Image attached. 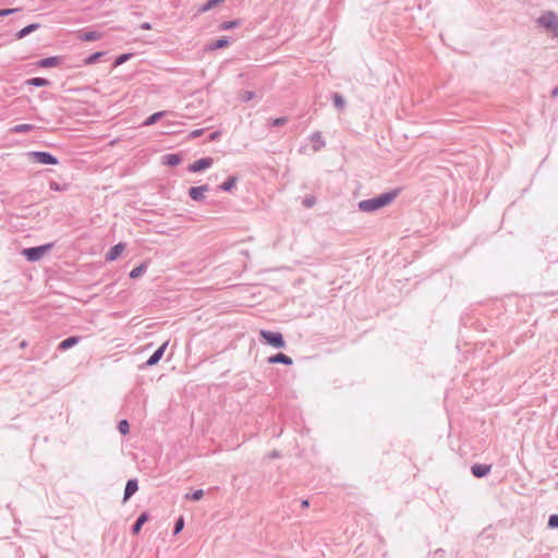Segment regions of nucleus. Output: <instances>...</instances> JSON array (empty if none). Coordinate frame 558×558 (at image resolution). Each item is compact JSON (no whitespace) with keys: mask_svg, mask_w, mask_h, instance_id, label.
Here are the masks:
<instances>
[{"mask_svg":"<svg viewBox=\"0 0 558 558\" xmlns=\"http://www.w3.org/2000/svg\"><path fill=\"white\" fill-rule=\"evenodd\" d=\"M536 24L551 33L553 37H558V15L554 11H545L537 17Z\"/></svg>","mask_w":558,"mask_h":558,"instance_id":"1","label":"nucleus"},{"mask_svg":"<svg viewBox=\"0 0 558 558\" xmlns=\"http://www.w3.org/2000/svg\"><path fill=\"white\" fill-rule=\"evenodd\" d=\"M53 247V243H46L38 246L26 247L22 251V255L28 262H38L40 260L51 248Z\"/></svg>","mask_w":558,"mask_h":558,"instance_id":"2","label":"nucleus"},{"mask_svg":"<svg viewBox=\"0 0 558 558\" xmlns=\"http://www.w3.org/2000/svg\"><path fill=\"white\" fill-rule=\"evenodd\" d=\"M259 336L265 343L271 345L272 348L282 349L286 347L283 336L278 331L260 330Z\"/></svg>","mask_w":558,"mask_h":558,"instance_id":"3","label":"nucleus"},{"mask_svg":"<svg viewBox=\"0 0 558 558\" xmlns=\"http://www.w3.org/2000/svg\"><path fill=\"white\" fill-rule=\"evenodd\" d=\"M359 209L364 213H372L384 207V193L374 198L364 199L359 203Z\"/></svg>","mask_w":558,"mask_h":558,"instance_id":"4","label":"nucleus"},{"mask_svg":"<svg viewBox=\"0 0 558 558\" xmlns=\"http://www.w3.org/2000/svg\"><path fill=\"white\" fill-rule=\"evenodd\" d=\"M31 159L41 165H58L59 160L49 151H31L28 153Z\"/></svg>","mask_w":558,"mask_h":558,"instance_id":"5","label":"nucleus"},{"mask_svg":"<svg viewBox=\"0 0 558 558\" xmlns=\"http://www.w3.org/2000/svg\"><path fill=\"white\" fill-rule=\"evenodd\" d=\"M214 163V159L211 157L201 158L189 166V171L191 172H201L208 168H210Z\"/></svg>","mask_w":558,"mask_h":558,"instance_id":"6","label":"nucleus"},{"mask_svg":"<svg viewBox=\"0 0 558 558\" xmlns=\"http://www.w3.org/2000/svg\"><path fill=\"white\" fill-rule=\"evenodd\" d=\"M168 342H163L144 363L142 367H151L162 359L165 351L167 349Z\"/></svg>","mask_w":558,"mask_h":558,"instance_id":"7","label":"nucleus"},{"mask_svg":"<svg viewBox=\"0 0 558 558\" xmlns=\"http://www.w3.org/2000/svg\"><path fill=\"white\" fill-rule=\"evenodd\" d=\"M210 190L208 184L199 186H192L189 190V196L195 202H202L205 198V193Z\"/></svg>","mask_w":558,"mask_h":558,"instance_id":"8","label":"nucleus"},{"mask_svg":"<svg viewBox=\"0 0 558 558\" xmlns=\"http://www.w3.org/2000/svg\"><path fill=\"white\" fill-rule=\"evenodd\" d=\"M492 465L485 463H475L471 466V473L476 478H483L490 473Z\"/></svg>","mask_w":558,"mask_h":558,"instance_id":"9","label":"nucleus"},{"mask_svg":"<svg viewBox=\"0 0 558 558\" xmlns=\"http://www.w3.org/2000/svg\"><path fill=\"white\" fill-rule=\"evenodd\" d=\"M138 489L136 478H131L126 482L123 495V502L128 501Z\"/></svg>","mask_w":558,"mask_h":558,"instance_id":"10","label":"nucleus"},{"mask_svg":"<svg viewBox=\"0 0 558 558\" xmlns=\"http://www.w3.org/2000/svg\"><path fill=\"white\" fill-rule=\"evenodd\" d=\"M268 363L270 364H283V365H292V359L284 353H277L268 357Z\"/></svg>","mask_w":558,"mask_h":558,"instance_id":"11","label":"nucleus"},{"mask_svg":"<svg viewBox=\"0 0 558 558\" xmlns=\"http://www.w3.org/2000/svg\"><path fill=\"white\" fill-rule=\"evenodd\" d=\"M125 248V244L124 243H118L116 245H113L106 254V260L107 262H112V260H116L120 255L121 253L123 252V250Z\"/></svg>","mask_w":558,"mask_h":558,"instance_id":"12","label":"nucleus"},{"mask_svg":"<svg viewBox=\"0 0 558 558\" xmlns=\"http://www.w3.org/2000/svg\"><path fill=\"white\" fill-rule=\"evenodd\" d=\"M80 340H81V338L77 336H70L59 343L58 350L66 351L71 348H73L74 345H76L80 342Z\"/></svg>","mask_w":558,"mask_h":558,"instance_id":"13","label":"nucleus"},{"mask_svg":"<svg viewBox=\"0 0 558 558\" xmlns=\"http://www.w3.org/2000/svg\"><path fill=\"white\" fill-rule=\"evenodd\" d=\"M148 520H149V514H148V512H142V513L137 517V519H136V521L134 522V524L132 525V533H133V534H135V535H137V534L141 532V530H142L143 525H144Z\"/></svg>","mask_w":558,"mask_h":558,"instance_id":"14","label":"nucleus"},{"mask_svg":"<svg viewBox=\"0 0 558 558\" xmlns=\"http://www.w3.org/2000/svg\"><path fill=\"white\" fill-rule=\"evenodd\" d=\"M61 63V57L53 56L48 58H43L37 62V65L40 68H52L58 66Z\"/></svg>","mask_w":558,"mask_h":558,"instance_id":"15","label":"nucleus"},{"mask_svg":"<svg viewBox=\"0 0 558 558\" xmlns=\"http://www.w3.org/2000/svg\"><path fill=\"white\" fill-rule=\"evenodd\" d=\"M310 140L313 143V149L315 151L320 150L326 145V143L322 136V133L319 131L312 133Z\"/></svg>","mask_w":558,"mask_h":558,"instance_id":"16","label":"nucleus"},{"mask_svg":"<svg viewBox=\"0 0 558 558\" xmlns=\"http://www.w3.org/2000/svg\"><path fill=\"white\" fill-rule=\"evenodd\" d=\"M39 27H40L39 23L28 24L27 26L23 27L15 34V38L22 39V38L26 37L27 35H29L31 33L37 31Z\"/></svg>","mask_w":558,"mask_h":558,"instance_id":"17","label":"nucleus"},{"mask_svg":"<svg viewBox=\"0 0 558 558\" xmlns=\"http://www.w3.org/2000/svg\"><path fill=\"white\" fill-rule=\"evenodd\" d=\"M102 37V34L97 31H87L83 32L78 35V38L82 41H95Z\"/></svg>","mask_w":558,"mask_h":558,"instance_id":"18","label":"nucleus"},{"mask_svg":"<svg viewBox=\"0 0 558 558\" xmlns=\"http://www.w3.org/2000/svg\"><path fill=\"white\" fill-rule=\"evenodd\" d=\"M163 165L174 167L181 163L182 157L180 154H167L162 157Z\"/></svg>","mask_w":558,"mask_h":558,"instance_id":"19","label":"nucleus"},{"mask_svg":"<svg viewBox=\"0 0 558 558\" xmlns=\"http://www.w3.org/2000/svg\"><path fill=\"white\" fill-rule=\"evenodd\" d=\"M169 111H158L153 114H150L144 122V126H150L154 125L157 121H159L161 118L168 116Z\"/></svg>","mask_w":558,"mask_h":558,"instance_id":"20","label":"nucleus"},{"mask_svg":"<svg viewBox=\"0 0 558 558\" xmlns=\"http://www.w3.org/2000/svg\"><path fill=\"white\" fill-rule=\"evenodd\" d=\"M230 41L227 37L218 38L208 44L207 50H217L229 46Z\"/></svg>","mask_w":558,"mask_h":558,"instance_id":"21","label":"nucleus"},{"mask_svg":"<svg viewBox=\"0 0 558 558\" xmlns=\"http://www.w3.org/2000/svg\"><path fill=\"white\" fill-rule=\"evenodd\" d=\"M25 84L27 86H34V87H44L49 86L50 81L44 77H32L25 81Z\"/></svg>","mask_w":558,"mask_h":558,"instance_id":"22","label":"nucleus"},{"mask_svg":"<svg viewBox=\"0 0 558 558\" xmlns=\"http://www.w3.org/2000/svg\"><path fill=\"white\" fill-rule=\"evenodd\" d=\"M223 2H225V0H207L203 5H201L197 9V13L202 14V13L208 12L209 10L214 9L215 7H217Z\"/></svg>","mask_w":558,"mask_h":558,"instance_id":"23","label":"nucleus"},{"mask_svg":"<svg viewBox=\"0 0 558 558\" xmlns=\"http://www.w3.org/2000/svg\"><path fill=\"white\" fill-rule=\"evenodd\" d=\"M236 181V177L230 175L222 184L218 186V189L223 192H231L232 189L235 186Z\"/></svg>","mask_w":558,"mask_h":558,"instance_id":"24","label":"nucleus"},{"mask_svg":"<svg viewBox=\"0 0 558 558\" xmlns=\"http://www.w3.org/2000/svg\"><path fill=\"white\" fill-rule=\"evenodd\" d=\"M332 102H333V106L338 109V110H343L347 106V101L345 99L342 97V95H340L339 93H333L332 96Z\"/></svg>","mask_w":558,"mask_h":558,"instance_id":"25","label":"nucleus"},{"mask_svg":"<svg viewBox=\"0 0 558 558\" xmlns=\"http://www.w3.org/2000/svg\"><path fill=\"white\" fill-rule=\"evenodd\" d=\"M35 130V125L33 124H16L11 129L13 133H26Z\"/></svg>","mask_w":558,"mask_h":558,"instance_id":"26","label":"nucleus"},{"mask_svg":"<svg viewBox=\"0 0 558 558\" xmlns=\"http://www.w3.org/2000/svg\"><path fill=\"white\" fill-rule=\"evenodd\" d=\"M102 56H105L104 51H97L92 54H89L87 58H85L84 63L86 65H90L96 63Z\"/></svg>","mask_w":558,"mask_h":558,"instance_id":"27","label":"nucleus"},{"mask_svg":"<svg viewBox=\"0 0 558 558\" xmlns=\"http://www.w3.org/2000/svg\"><path fill=\"white\" fill-rule=\"evenodd\" d=\"M146 269H147L146 265L141 264L140 266L133 268L130 271L129 276H130L131 279H136L140 276H142L146 271Z\"/></svg>","mask_w":558,"mask_h":558,"instance_id":"28","label":"nucleus"},{"mask_svg":"<svg viewBox=\"0 0 558 558\" xmlns=\"http://www.w3.org/2000/svg\"><path fill=\"white\" fill-rule=\"evenodd\" d=\"M240 24H241V22L239 20L222 22L220 24V26H219V29H221V31H229V29H232L234 27H238Z\"/></svg>","mask_w":558,"mask_h":558,"instance_id":"29","label":"nucleus"},{"mask_svg":"<svg viewBox=\"0 0 558 558\" xmlns=\"http://www.w3.org/2000/svg\"><path fill=\"white\" fill-rule=\"evenodd\" d=\"M401 192V187L386 191V206L389 205Z\"/></svg>","mask_w":558,"mask_h":558,"instance_id":"30","label":"nucleus"},{"mask_svg":"<svg viewBox=\"0 0 558 558\" xmlns=\"http://www.w3.org/2000/svg\"><path fill=\"white\" fill-rule=\"evenodd\" d=\"M203 496H204V490L203 489H196V490H194L191 494H186L185 498L190 499V500H193V501H198V500H201L203 498Z\"/></svg>","mask_w":558,"mask_h":558,"instance_id":"31","label":"nucleus"},{"mask_svg":"<svg viewBox=\"0 0 558 558\" xmlns=\"http://www.w3.org/2000/svg\"><path fill=\"white\" fill-rule=\"evenodd\" d=\"M133 57L132 53H122L120 56H118L113 62V65L114 66H118V65H121L123 64L124 62L129 61L131 58Z\"/></svg>","mask_w":558,"mask_h":558,"instance_id":"32","label":"nucleus"},{"mask_svg":"<svg viewBox=\"0 0 558 558\" xmlns=\"http://www.w3.org/2000/svg\"><path fill=\"white\" fill-rule=\"evenodd\" d=\"M118 429L122 435H126L130 432V424L126 420H121L118 423Z\"/></svg>","mask_w":558,"mask_h":558,"instance_id":"33","label":"nucleus"},{"mask_svg":"<svg viewBox=\"0 0 558 558\" xmlns=\"http://www.w3.org/2000/svg\"><path fill=\"white\" fill-rule=\"evenodd\" d=\"M184 527V519L183 517H180L177 519L174 526H173V534H179Z\"/></svg>","mask_w":558,"mask_h":558,"instance_id":"34","label":"nucleus"},{"mask_svg":"<svg viewBox=\"0 0 558 558\" xmlns=\"http://www.w3.org/2000/svg\"><path fill=\"white\" fill-rule=\"evenodd\" d=\"M547 526L549 529H558V514H550L548 518Z\"/></svg>","mask_w":558,"mask_h":558,"instance_id":"35","label":"nucleus"},{"mask_svg":"<svg viewBox=\"0 0 558 558\" xmlns=\"http://www.w3.org/2000/svg\"><path fill=\"white\" fill-rule=\"evenodd\" d=\"M21 11L20 8H13V9H1L0 10V17H3V16H8V15H11L15 12H19Z\"/></svg>","mask_w":558,"mask_h":558,"instance_id":"36","label":"nucleus"},{"mask_svg":"<svg viewBox=\"0 0 558 558\" xmlns=\"http://www.w3.org/2000/svg\"><path fill=\"white\" fill-rule=\"evenodd\" d=\"M288 121V119L286 117H280V118H276L271 121V126H281L283 124H286Z\"/></svg>","mask_w":558,"mask_h":558,"instance_id":"37","label":"nucleus"},{"mask_svg":"<svg viewBox=\"0 0 558 558\" xmlns=\"http://www.w3.org/2000/svg\"><path fill=\"white\" fill-rule=\"evenodd\" d=\"M254 96H255V93H254V92H252V90H245V92L243 93V95H242V100H243V101H245V102H246V101H250V100H252V99L254 98Z\"/></svg>","mask_w":558,"mask_h":558,"instance_id":"38","label":"nucleus"},{"mask_svg":"<svg viewBox=\"0 0 558 558\" xmlns=\"http://www.w3.org/2000/svg\"><path fill=\"white\" fill-rule=\"evenodd\" d=\"M50 190L52 191H63L64 189L56 181H51L50 184Z\"/></svg>","mask_w":558,"mask_h":558,"instance_id":"39","label":"nucleus"},{"mask_svg":"<svg viewBox=\"0 0 558 558\" xmlns=\"http://www.w3.org/2000/svg\"><path fill=\"white\" fill-rule=\"evenodd\" d=\"M303 204H304V206H306V207H312V206L315 204V198H314V197H306V198L303 201Z\"/></svg>","mask_w":558,"mask_h":558,"instance_id":"40","label":"nucleus"},{"mask_svg":"<svg viewBox=\"0 0 558 558\" xmlns=\"http://www.w3.org/2000/svg\"><path fill=\"white\" fill-rule=\"evenodd\" d=\"M151 24L149 22H144L140 25V28L143 29V31H149L151 29Z\"/></svg>","mask_w":558,"mask_h":558,"instance_id":"41","label":"nucleus"},{"mask_svg":"<svg viewBox=\"0 0 558 558\" xmlns=\"http://www.w3.org/2000/svg\"><path fill=\"white\" fill-rule=\"evenodd\" d=\"M202 132H203V130H195V131H193V132L191 133V135H192L193 137H197V136H199V135L202 134Z\"/></svg>","mask_w":558,"mask_h":558,"instance_id":"42","label":"nucleus"},{"mask_svg":"<svg viewBox=\"0 0 558 558\" xmlns=\"http://www.w3.org/2000/svg\"><path fill=\"white\" fill-rule=\"evenodd\" d=\"M551 96H553V97L558 96V86H556V87L551 90Z\"/></svg>","mask_w":558,"mask_h":558,"instance_id":"43","label":"nucleus"},{"mask_svg":"<svg viewBox=\"0 0 558 558\" xmlns=\"http://www.w3.org/2000/svg\"><path fill=\"white\" fill-rule=\"evenodd\" d=\"M219 136V133L218 132H214L210 134V140H216L217 137Z\"/></svg>","mask_w":558,"mask_h":558,"instance_id":"44","label":"nucleus"},{"mask_svg":"<svg viewBox=\"0 0 558 558\" xmlns=\"http://www.w3.org/2000/svg\"><path fill=\"white\" fill-rule=\"evenodd\" d=\"M270 457L271 458H278L279 457V452L277 450H274L271 453H270Z\"/></svg>","mask_w":558,"mask_h":558,"instance_id":"45","label":"nucleus"},{"mask_svg":"<svg viewBox=\"0 0 558 558\" xmlns=\"http://www.w3.org/2000/svg\"><path fill=\"white\" fill-rule=\"evenodd\" d=\"M308 506H310V502H308V500H307V499L302 500V507H305V508H306V507H308Z\"/></svg>","mask_w":558,"mask_h":558,"instance_id":"46","label":"nucleus"}]
</instances>
